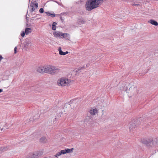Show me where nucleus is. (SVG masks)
<instances>
[{
	"label": "nucleus",
	"instance_id": "393cba45",
	"mask_svg": "<svg viewBox=\"0 0 158 158\" xmlns=\"http://www.w3.org/2000/svg\"><path fill=\"white\" fill-rule=\"evenodd\" d=\"M4 148H3L2 147H0V152H3L2 150H4Z\"/></svg>",
	"mask_w": 158,
	"mask_h": 158
},
{
	"label": "nucleus",
	"instance_id": "2f4dec72",
	"mask_svg": "<svg viewBox=\"0 0 158 158\" xmlns=\"http://www.w3.org/2000/svg\"><path fill=\"white\" fill-rule=\"evenodd\" d=\"M57 3L59 5H60V3H59V2H57Z\"/></svg>",
	"mask_w": 158,
	"mask_h": 158
},
{
	"label": "nucleus",
	"instance_id": "9d476101",
	"mask_svg": "<svg viewBox=\"0 0 158 158\" xmlns=\"http://www.w3.org/2000/svg\"><path fill=\"white\" fill-rule=\"evenodd\" d=\"M119 89L120 90L124 91H126L127 90V88L126 85L123 84L121 86H120Z\"/></svg>",
	"mask_w": 158,
	"mask_h": 158
},
{
	"label": "nucleus",
	"instance_id": "20e7f679",
	"mask_svg": "<svg viewBox=\"0 0 158 158\" xmlns=\"http://www.w3.org/2000/svg\"><path fill=\"white\" fill-rule=\"evenodd\" d=\"M69 82V80L68 79L61 78L58 80L57 84L58 85L65 86L68 85Z\"/></svg>",
	"mask_w": 158,
	"mask_h": 158
},
{
	"label": "nucleus",
	"instance_id": "9b49d317",
	"mask_svg": "<svg viewBox=\"0 0 158 158\" xmlns=\"http://www.w3.org/2000/svg\"><path fill=\"white\" fill-rule=\"evenodd\" d=\"M148 22L149 23L155 26H157L158 25V23L156 21L153 19H151L148 21Z\"/></svg>",
	"mask_w": 158,
	"mask_h": 158
},
{
	"label": "nucleus",
	"instance_id": "4c0bfd02",
	"mask_svg": "<svg viewBox=\"0 0 158 158\" xmlns=\"http://www.w3.org/2000/svg\"><path fill=\"white\" fill-rule=\"evenodd\" d=\"M6 128H8V127H8V126H7L6 125Z\"/></svg>",
	"mask_w": 158,
	"mask_h": 158
},
{
	"label": "nucleus",
	"instance_id": "f704fd0d",
	"mask_svg": "<svg viewBox=\"0 0 158 158\" xmlns=\"http://www.w3.org/2000/svg\"><path fill=\"white\" fill-rule=\"evenodd\" d=\"M157 143H158V141L156 140V144L157 145Z\"/></svg>",
	"mask_w": 158,
	"mask_h": 158
},
{
	"label": "nucleus",
	"instance_id": "6e6552de",
	"mask_svg": "<svg viewBox=\"0 0 158 158\" xmlns=\"http://www.w3.org/2000/svg\"><path fill=\"white\" fill-rule=\"evenodd\" d=\"M37 71L40 73H47V66L39 67L37 70Z\"/></svg>",
	"mask_w": 158,
	"mask_h": 158
},
{
	"label": "nucleus",
	"instance_id": "0eeeda50",
	"mask_svg": "<svg viewBox=\"0 0 158 158\" xmlns=\"http://www.w3.org/2000/svg\"><path fill=\"white\" fill-rule=\"evenodd\" d=\"M53 34L55 37H59L62 36V38H64V35H66L67 36L68 35H69V34L67 33L64 34L61 32H59L58 31L54 32Z\"/></svg>",
	"mask_w": 158,
	"mask_h": 158
},
{
	"label": "nucleus",
	"instance_id": "473e14b6",
	"mask_svg": "<svg viewBox=\"0 0 158 158\" xmlns=\"http://www.w3.org/2000/svg\"><path fill=\"white\" fill-rule=\"evenodd\" d=\"M141 119L140 118L138 119L137 120L138 121L139 120L140 121Z\"/></svg>",
	"mask_w": 158,
	"mask_h": 158
},
{
	"label": "nucleus",
	"instance_id": "4be33fe9",
	"mask_svg": "<svg viewBox=\"0 0 158 158\" xmlns=\"http://www.w3.org/2000/svg\"><path fill=\"white\" fill-rule=\"evenodd\" d=\"M44 10L43 8H41L40 9L39 12L40 13H42L44 12Z\"/></svg>",
	"mask_w": 158,
	"mask_h": 158
},
{
	"label": "nucleus",
	"instance_id": "cd10ccee",
	"mask_svg": "<svg viewBox=\"0 0 158 158\" xmlns=\"http://www.w3.org/2000/svg\"><path fill=\"white\" fill-rule=\"evenodd\" d=\"M3 57L1 55H0V61H1L2 60V59Z\"/></svg>",
	"mask_w": 158,
	"mask_h": 158
},
{
	"label": "nucleus",
	"instance_id": "ddd939ff",
	"mask_svg": "<svg viewBox=\"0 0 158 158\" xmlns=\"http://www.w3.org/2000/svg\"><path fill=\"white\" fill-rule=\"evenodd\" d=\"M89 113L92 115H94L98 113V110L97 109H93L89 111Z\"/></svg>",
	"mask_w": 158,
	"mask_h": 158
},
{
	"label": "nucleus",
	"instance_id": "c756f323",
	"mask_svg": "<svg viewBox=\"0 0 158 158\" xmlns=\"http://www.w3.org/2000/svg\"><path fill=\"white\" fill-rule=\"evenodd\" d=\"M0 131H2V130H3V128H1V127H0Z\"/></svg>",
	"mask_w": 158,
	"mask_h": 158
},
{
	"label": "nucleus",
	"instance_id": "2eb2a0df",
	"mask_svg": "<svg viewBox=\"0 0 158 158\" xmlns=\"http://www.w3.org/2000/svg\"><path fill=\"white\" fill-rule=\"evenodd\" d=\"M103 2V0H96L97 8Z\"/></svg>",
	"mask_w": 158,
	"mask_h": 158
},
{
	"label": "nucleus",
	"instance_id": "a878e982",
	"mask_svg": "<svg viewBox=\"0 0 158 158\" xmlns=\"http://www.w3.org/2000/svg\"><path fill=\"white\" fill-rule=\"evenodd\" d=\"M132 6H139V4H132Z\"/></svg>",
	"mask_w": 158,
	"mask_h": 158
},
{
	"label": "nucleus",
	"instance_id": "c85d7f7f",
	"mask_svg": "<svg viewBox=\"0 0 158 158\" xmlns=\"http://www.w3.org/2000/svg\"><path fill=\"white\" fill-rule=\"evenodd\" d=\"M60 20L62 21L63 22L64 21V19H62V17H60Z\"/></svg>",
	"mask_w": 158,
	"mask_h": 158
},
{
	"label": "nucleus",
	"instance_id": "6ab92c4d",
	"mask_svg": "<svg viewBox=\"0 0 158 158\" xmlns=\"http://www.w3.org/2000/svg\"><path fill=\"white\" fill-rule=\"evenodd\" d=\"M46 13L47 15H48V16H51V17L52 18L55 17V14H54V13H53L52 14H51L49 12H46Z\"/></svg>",
	"mask_w": 158,
	"mask_h": 158
},
{
	"label": "nucleus",
	"instance_id": "423d86ee",
	"mask_svg": "<svg viewBox=\"0 0 158 158\" xmlns=\"http://www.w3.org/2000/svg\"><path fill=\"white\" fill-rule=\"evenodd\" d=\"M35 2V3H34V2H31L30 3V5L29 6V9H30V8H31L30 10L31 12L34 11L38 7V3L36 2Z\"/></svg>",
	"mask_w": 158,
	"mask_h": 158
},
{
	"label": "nucleus",
	"instance_id": "1a4fd4ad",
	"mask_svg": "<svg viewBox=\"0 0 158 158\" xmlns=\"http://www.w3.org/2000/svg\"><path fill=\"white\" fill-rule=\"evenodd\" d=\"M38 156L37 152L30 153L27 156L26 158H37Z\"/></svg>",
	"mask_w": 158,
	"mask_h": 158
},
{
	"label": "nucleus",
	"instance_id": "7c9ffc66",
	"mask_svg": "<svg viewBox=\"0 0 158 158\" xmlns=\"http://www.w3.org/2000/svg\"><path fill=\"white\" fill-rule=\"evenodd\" d=\"M2 89H0V93L2 91Z\"/></svg>",
	"mask_w": 158,
	"mask_h": 158
},
{
	"label": "nucleus",
	"instance_id": "f8f14e48",
	"mask_svg": "<svg viewBox=\"0 0 158 158\" xmlns=\"http://www.w3.org/2000/svg\"><path fill=\"white\" fill-rule=\"evenodd\" d=\"M31 42L29 41L26 40V41L24 43V47L25 48H28L30 46L31 44Z\"/></svg>",
	"mask_w": 158,
	"mask_h": 158
},
{
	"label": "nucleus",
	"instance_id": "f03ea898",
	"mask_svg": "<svg viewBox=\"0 0 158 158\" xmlns=\"http://www.w3.org/2000/svg\"><path fill=\"white\" fill-rule=\"evenodd\" d=\"M60 71V69L56 67L50 65L47 66V73L54 75L59 73Z\"/></svg>",
	"mask_w": 158,
	"mask_h": 158
},
{
	"label": "nucleus",
	"instance_id": "72a5a7b5",
	"mask_svg": "<svg viewBox=\"0 0 158 158\" xmlns=\"http://www.w3.org/2000/svg\"><path fill=\"white\" fill-rule=\"evenodd\" d=\"M27 13H28V12H27V13L26 17L27 20H28V19H27Z\"/></svg>",
	"mask_w": 158,
	"mask_h": 158
},
{
	"label": "nucleus",
	"instance_id": "5701e85b",
	"mask_svg": "<svg viewBox=\"0 0 158 158\" xmlns=\"http://www.w3.org/2000/svg\"><path fill=\"white\" fill-rule=\"evenodd\" d=\"M25 35V33L24 31H23L22 32L21 35L22 37H24Z\"/></svg>",
	"mask_w": 158,
	"mask_h": 158
},
{
	"label": "nucleus",
	"instance_id": "aec40b11",
	"mask_svg": "<svg viewBox=\"0 0 158 158\" xmlns=\"http://www.w3.org/2000/svg\"><path fill=\"white\" fill-rule=\"evenodd\" d=\"M78 22L79 23H81V24H84L85 23V21L82 18H80L78 19Z\"/></svg>",
	"mask_w": 158,
	"mask_h": 158
},
{
	"label": "nucleus",
	"instance_id": "7ed1b4c3",
	"mask_svg": "<svg viewBox=\"0 0 158 158\" xmlns=\"http://www.w3.org/2000/svg\"><path fill=\"white\" fill-rule=\"evenodd\" d=\"M73 148H72L71 149L67 148L64 150H61L60 152H58L54 156L56 158H58V156H60L61 154H64L66 153H69L73 152Z\"/></svg>",
	"mask_w": 158,
	"mask_h": 158
},
{
	"label": "nucleus",
	"instance_id": "ea45409f",
	"mask_svg": "<svg viewBox=\"0 0 158 158\" xmlns=\"http://www.w3.org/2000/svg\"><path fill=\"white\" fill-rule=\"evenodd\" d=\"M2 123V124H4L3 125H4V124L3 123Z\"/></svg>",
	"mask_w": 158,
	"mask_h": 158
},
{
	"label": "nucleus",
	"instance_id": "58836bf2",
	"mask_svg": "<svg viewBox=\"0 0 158 158\" xmlns=\"http://www.w3.org/2000/svg\"><path fill=\"white\" fill-rule=\"evenodd\" d=\"M151 142L152 143H154V141H153H153H152Z\"/></svg>",
	"mask_w": 158,
	"mask_h": 158
},
{
	"label": "nucleus",
	"instance_id": "412c9836",
	"mask_svg": "<svg viewBox=\"0 0 158 158\" xmlns=\"http://www.w3.org/2000/svg\"><path fill=\"white\" fill-rule=\"evenodd\" d=\"M3 148H4L3 149L4 150H2V151L4 152L6 151L7 150V149L9 148V147L8 146H6V147H2Z\"/></svg>",
	"mask_w": 158,
	"mask_h": 158
},
{
	"label": "nucleus",
	"instance_id": "e433bc0d",
	"mask_svg": "<svg viewBox=\"0 0 158 158\" xmlns=\"http://www.w3.org/2000/svg\"><path fill=\"white\" fill-rule=\"evenodd\" d=\"M53 1V2H56V3H57V1Z\"/></svg>",
	"mask_w": 158,
	"mask_h": 158
},
{
	"label": "nucleus",
	"instance_id": "39448f33",
	"mask_svg": "<svg viewBox=\"0 0 158 158\" xmlns=\"http://www.w3.org/2000/svg\"><path fill=\"white\" fill-rule=\"evenodd\" d=\"M139 123H137V121L135 120H133L130 123L129 130L130 131H133L134 129L135 128L136 125H139Z\"/></svg>",
	"mask_w": 158,
	"mask_h": 158
},
{
	"label": "nucleus",
	"instance_id": "4468645a",
	"mask_svg": "<svg viewBox=\"0 0 158 158\" xmlns=\"http://www.w3.org/2000/svg\"><path fill=\"white\" fill-rule=\"evenodd\" d=\"M58 51L59 52V54L61 55H65L68 53V52L67 51H66L65 52H63L61 50V47H59V48Z\"/></svg>",
	"mask_w": 158,
	"mask_h": 158
},
{
	"label": "nucleus",
	"instance_id": "c9c22d12",
	"mask_svg": "<svg viewBox=\"0 0 158 158\" xmlns=\"http://www.w3.org/2000/svg\"><path fill=\"white\" fill-rule=\"evenodd\" d=\"M53 1V2H56V3H57V1Z\"/></svg>",
	"mask_w": 158,
	"mask_h": 158
},
{
	"label": "nucleus",
	"instance_id": "f257e3e1",
	"mask_svg": "<svg viewBox=\"0 0 158 158\" xmlns=\"http://www.w3.org/2000/svg\"><path fill=\"white\" fill-rule=\"evenodd\" d=\"M96 0H88L85 4L86 10L89 11L97 8Z\"/></svg>",
	"mask_w": 158,
	"mask_h": 158
},
{
	"label": "nucleus",
	"instance_id": "dca6fc26",
	"mask_svg": "<svg viewBox=\"0 0 158 158\" xmlns=\"http://www.w3.org/2000/svg\"><path fill=\"white\" fill-rule=\"evenodd\" d=\"M32 31L31 29L30 28L27 27L25 30V33L26 35H28Z\"/></svg>",
	"mask_w": 158,
	"mask_h": 158
},
{
	"label": "nucleus",
	"instance_id": "b1692460",
	"mask_svg": "<svg viewBox=\"0 0 158 158\" xmlns=\"http://www.w3.org/2000/svg\"><path fill=\"white\" fill-rule=\"evenodd\" d=\"M84 69V67H79L78 69V72H80L79 71L81 70V69ZM77 72H78L77 71Z\"/></svg>",
	"mask_w": 158,
	"mask_h": 158
},
{
	"label": "nucleus",
	"instance_id": "f3484780",
	"mask_svg": "<svg viewBox=\"0 0 158 158\" xmlns=\"http://www.w3.org/2000/svg\"><path fill=\"white\" fill-rule=\"evenodd\" d=\"M57 24V23L56 22H54L52 23V30L55 31L56 29V25Z\"/></svg>",
	"mask_w": 158,
	"mask_h": 158
},
{
	"label": "nucleus",
	"instance_id": "a211bd4d",
	"mask_svg": "<svg viewBox=\"0 0 158 158\" xmlns=\"http://www.w3.org/2000/svg\"><path fill=\"white\" fill-rule=\"evenodd\" d=\"M46 141V139L45 137H41L40 139V142L42 143H45Z\"/></svg>",
	"mask_w": 158,
	"mask_h": 158
},
{
	"label": "nucleus",
	"instance_id": "bb28decb",
	"mask_svg": "<svg viewBox=\"0 0 158 158\" xmlns=\"http://www.w3.org/2000/svg\"><path fill=\"white\" fill-rule=\"evenodd\" d=\"M16 50H17V47H15L14 48V52H15V54L17 52Z\"/></svg>",
	"mask_w": 158,
	"mask_h": 158
}]
</instances>
